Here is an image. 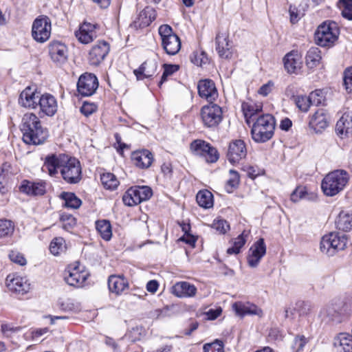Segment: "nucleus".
<instances>
[{
	"instance_id": "obj_44",
	"label": "nucleus",
	"mask_w": 352,
	"mask_h": 352,
	"mask_svg": "<svg viewBox=\"0 0 352 352\" xmlns=\"http://www.w3.org/2000/svg\"><path fill=\"white\" fill-rule=\"evenodd\" d=\"M100 181L104 188L113 190L118 188L120 182L116 175L111 173H104L100 175Z\"/></svg>"
},
{
	"instance_id": "obj_50",
	"label": "nucleus",
	"mask_w": 352,
	"mask_h": 352,
	"mask_svg": "<svg viewBox=\"0 0 352 352\" xmlns=\"http://www.w3.org/2000/svg\"><path fill=\"white\" fill-rule=\"evenodd\" d=\"M308 342V338L303 335H297L291 345L294 352H300L303 351L304 347Z\"/></svg>"
},
{
	"instance_id": "obj_38",
	"label": "nucleus",
	"mask_w": 352,
	"mask_h": 352,
	"mask_svg": "<svg viewBox=\"0 0 352 352\" xmlns=\"http://www.w3.org/2000/svg\"><path fill=\"white\" fill-rule=\"evenodd\" d=\"M96 228L100 236L105 241H109L112 236L111 226L108 220L102 219L96 221Z\"/></svg>"
},
{
	"instance_id": "obj_56",
	"label": "nucleus",
	"mask_w": 352,
	"mask_h": 352,
	"mask_svg": "<svg viewBox=\"0 0 352 352\" xmlns=\"http://www.w3.org/2000/svg\"><path fill=\"white\" fill-rule=\"evenodd\" d=\"M158 32L161 37L162 41L166 38H169L170 36L176 35V34L174 33L172 28L170 25L166 24L160 26Z\"/></svg>"
},
{
	"instance_id": "obj_37",
	"label": "nucleus",
	"mask_w": 352,
	"mask_h": 352,
	"mask_svg": "<svg viewBox=\"0 0 352 352\" xmlns=\"http://www.w3.org/2000/svg\"><path fill=\"white\" fill-rule=\"evenodd\" d=\"M321 58V52L319 48L313 47L307 52L305 63L309 68L313 69L319 65Z\"/></svg>"
},
{
	"instance_id": "obj_46",
	"label": "nucleus",
	"mask_w": 352,
	"mask_h": 352,
	"mask_svg": "<svg viewBox=\"0 0 352 352\" xmlns=\"http://www.w3.org/2000/svg\"><path fill=\"white\" fill-rule=\"evenodd\" d=\"M248 234H245V232H242L236 238L234 239L233 245L227 250L228 254H237L240 252L241 248L245 245L246 242V237Z\"/></svg>"
},
{
	"instance_id": "obj_54",
	"label": "nucleus",
	"mask_w": 352,
	"mask_h": 352,
	"mask_svg": "<svg viewBox=\"0 0 352 352\" xmlns=\"http://www.w3.org/2000/svg\"><path fill=\"white\" fill-rule=\"evenodd\" d=\"M60 220L62 222V228L67 231H69L76 225V219L69 214H61Z\"/></svg>"
},
{
	"instance_id": "obj_11",
	"label": "nucleus",
	"mask_w": 352,
	"mask_h": 352,
	"mask_svg": "<svg viewBox=\"0 0 352 352\" xmlns=\"http://www.w3.org/2000/svg\"><path fill=\"white\" fill-rule=\"evenodd\" d=\"M190 148L196 155L203 156L210 163L217 162L219 157L217 150L204 140H194L190 144Z\"/></svg>"
},
{
	"instance_id": "obj_36",
	"label": "nucleus",
	"mask_w": 352,
	"mask_h": 352,
	"mask_svg": "<svg viewBox=\"0 0 352 352\" xmlns=\"http://www.w3.org/2000/svg\"><path fill=\"white\" fill-rule=\"evenodd\" d=\"M336 223L337 228L340 230L344 232L351 230L352 229V213L345 211L340 212Z\"/></svg>"
},
{
	"instance_id": "obj_32",
	"label": "nucleus",
	"mask_w": 352,
	"mask_h": 352,
	"mask_svg": "<svg viewBox=\"0 0 352 352\" xmlns=\"http://www.w3.org/2000/svg\"><path fill=\"white\" fill-rule=\"evenodd\" d=\"M155 18V10L153 8L146 7L140 12L137 20L133 22V24L135 28H143L148 26Z\"/></svg>"
},
{
	"instance_id": "obj_52",
	"label": "nucleus",
	"mask_w": 352,
	"mask_h": 352,
	"mask_svg": "<svg viewBox=\"0 0 352 352\" xmlns=\"http://www.w3.org/2000/svg\"><path fill=\"white\" fill-rule=\"evenodd\" d=\"M320 316L328 318L329 320L339 322L340 314L332 307H327L320 311Z\"/></svg>"
},
{
	"instance_id": "obj_9",
	"label": "nucleus",
	"mask_w": 352,
	"mask_h": 352,
	"mask_svg": "<svg viewBox=\"0 0 352 352\" xmlns=\"http://www.w3.org/2000/svg\"><path fill=\"white\" fill-rule=\"evenodd\" d=\"M89 274L78 262L69 265L65 272V281L72 286L81 287L84 285Z\"/></svg>"
},
{
	"instance_id": "obj_16",
	"label": "nucleus",
	"mask_w": 352,
	"mask_h": 352,
	"mask_svg": "<svg viewBox=\"0 0 352 352\" xmlns=\"http://www.w3.org/2000/svg\"><path fill=\"white\" fill-rule=\"evenodd\" d=\"M266 254V245L263 238L257 240L248 250L247 261L250 267H256Z\"/></svg>"
},
{
	"instance_id": "obj_51",
	"label": "nucleus",
	"mask_w": 352,
	"mask_h": 352,
	"mask_svg": "<svg viewBox=\"0 0 352 352\" xmlns=\"http://www.w3.org/2000/svg\"><path fill=\"white\" fill-rule=\"evenodd\" d=\"M164 67V72L162 74V76L161 77V80L159 82L158 86L161 87L162 85L166 81L167 78L171 75H173L174 73L177 72L179 69V65H174V64H164L163 65Z\"/></svg>"
},
{
	"instance_id": "obj_42",
	"label": "nucleus",
	"mask_w": 352,
	"mask_h": 352,
	"mask_svg": "<svg viewBox=\"0 0 352 352\" xmlns=\"http://www.w3.org/2000/svg\"><path fill=\"white\" fill-rule=\"evenodd\" d=\"M137 190L136 186H133L124 194L122 201L126 206H133L142 202Z\"/></svg>"
},
{
	"instance_id": "obj_55",
	"label": "nucleus",
	"mask_w": 352,
	"mask_h": 352,
	"mask_svg": "<svg viewBox=\"0 0 352 352\" xmlns=\"http://www.w3.org/2000/svg\"><path fill=\"white\" fill-rule=\"evenodd\" d=\"M307 192L305 186H298L291 194L290 199L293 202H298L307 199Z\"/></svg>"
},
{
	"instance_id": "obj_21",
	"label": "nucleus",
	"mask_w": 352,
	"mask_h": 352,
	"mask_svg": "<svg viewBox=\"0 0 352 352\" xmlns=\"http://www.w3.org/2000/svg\"><path fill=\"white\" fill-rule=\"evenodd\" d=\"M41 94L30 87H26L20 94L19 103L23 107L35 109L37 107Z\"/></svg>"
},
{
	"instance_id": "obj_59",
	"label": "nucleus",
	"mask_w": 352,
	"mask_h": 352,
	"mask_svg": "<svg viewBox=\"0 0 352 352\" xmlns=\"http://www.w3.org/2000/svg\"><path fill=\"white\" fill-rule=\"evenodd\" d=\"M289 12L290 14V21L292 23H296L298 22L299 19L304 15V11L298 10L294 6H290Z\"/></svg>"
},
{
	"instance_id": "obj_30",
	"label": "nucleus",
	"mask_w": 352,
	"mask_h": 352,
	"mask_svg": "<svg viewBox=\"0 0 352 352\" xmlns=\"http://www.w3.org/2000/svg\"><path fill=\"white\" fill-rule=\"evenodd\" d=\"M333 346L337 352H352V332L338 334L333 339Z\"/></svg>"
},
{
	"instance_id": "obj_1",
	"label": "nucleus",
	"mask_w": 352,
	"mask_h": 352,
	"mask_svg": "<svg viewBox=\"0 0 352 352\" xmlns=\"http://www.w3.org/2000/svg\"><path fill=\"white\" fill-rule=\"evenodd\" d=\"M21 131L23 133V140L27 144H41L48 136L47 129L42 126L40 119L33 113L24 114Z\"/></svg>"
},
{
	"instance_id": "obj_5",
	"label": "nucleus",
	"mask_w": 352,
	"mask_h": 352,
	"mask_svg": "<svg viewBox=\"0 0 352 352\" xmlns=\"http://www.w3.org/2000/svg\"><path fill=\"white\" fill-rule=\"evenodd\" d=\"M340 32L337 23L331 21L324 22L318 26L315 33L317 45L322 47H331L338 38Z\"/></svg>"
},
{
	"instance_id": "obj_60",
	"label": "nucleus",
	"mask_w": 352,
	"mask_h": 352,
	"mask_svg": "<svg viewBox=\"0 0 352 352\" xmlns=\"http://www.w3.org/2000/svg\"><path fill=\"white\" fill-rule=\"evenodd\" d=\"M20 327H14L10 324H3L1 326V330L6 337H10L13 333H17L21 330Z\"/></svg>"
},
{
	"instance_id": "obj_19",
	"label": "nucleus",
	"mask_w": 352,
	"mask_h": 352,
	"mask_svg": "<svg viewBox=\"0 0 352 352\" xmlns=\"http://www.w3.org/2000/svg\"><path fill=\"white\" fill-rule=\"evenodd\" d=\"M198 94L210 103H212L218 98V91L213 80L210 79L200 80L197 84Z\"/></svg>"
},
{
	"instance_id": "obj_23",
	"label": "nucleus",
	"mask_w": 352,
	"mask_h": 352,
	"mask_svg": "<svg viewBox=\"0 0 352 352\" xmlns=\"http://www.w3.org/2000/svg\"><path fill=\"white\" fill-rule=\"evenodd\" d=\"M108 287L111 293L120 296L129 288V281L123 274H112L108 278Z\"/></svg>"
},
{
	"instance_id": "obj_33",
	"label": "nucleus",
	"mask_w": 352,
	"mask_h": 352,
	"mask_svg": "<svg viewBox=\"0 0 352 352\" xmlns=\"http://www.w3.org/2000/svg\"><path fill=\"white\" fill-rule=\"evenodd\" d=\"M20 190L30 195H42L45 192V186L43 182L24 180L21 183Z\"/></svg>"
},
{
	"instance_id": "obj_27",
	"label": "nucleus",
	"mask_w": 352,
	"mask_h": 352,
	"mask_svg": "<svg viewBox=\"0 0 352 352\" xmlns=\"http://www.w3.org/2000/svg\"><path fill=\"white\" fill-rule=\"evenodd\" d=\"M171 292L178 298H191L197 293L196 287L186 281L176 283L171 288Z\"/></svg>"
},
{
	"instance_id": "obj_20",
	"label": "nucleus",
	"mask_w": 352,
	"mask_h": 352,
	"mask_svg": "<svg viewBox=\"0 0 352 352\" xmlns=\"http://www.w3.org/2000/svg\"><path fill=\"white\" fill-rule=\"evenodd\" d=\"M284 67L289 74H298L302 65V55L297 50L287 53L284 58Z\"/></svg>"
},
{
	"instance_id": "obj_61",
	"label": "nucleus",
	"mask_w": 352,
	"mask_h": 352,
	"mask_svg": "<svg viewBox=\"0 0 352 352\" xmlns=\"http://www.w3.org/2000/svg\"><path fill=\"white\" fill-rule=\"evenodd\" d=\"M344 85L348 92H352V67L344 71Z\"/></svg>"
},
{
	"instance_id": "obj_7",
	"label": "nucleus",
	"mask_w": 352,
	"mask_h": 352,
	"mask_svg": "<svg viewBox=\"0 0 352 352\" xmlns=\"http://www.w3.org/2000/svg\"><path fill=\"white\" fill-rule=\"evenodd\" d=\"M51 20L45 15H40L33 21L32 36L33 38L41 43L47 41L51 34Z\"/></svg>"
},
{
	"instance_id": "obj_10",
	"label": "nucleus",
	"mask_w": 352,
	"mask_h": 352,
	"mask_svg": "<svg viewBox=\"0 0 352 352\" xmlns=\"http://www.w3.org/2000/svg\"><path fill=\"white\" fill-rule=\"evenodd\" d=\"M69 157V156L65 153L49 154L45 158L43 168L47 170L51 177H56L68 162Z\"/></svg>"
},
{
	"instance_id": "obj_35",
	"label": "nucleus",
	"mask_w": 352,
	"mask_h": 352,
	"mask_svg": "<svg viewBox=\"0 0 352 352\" xmlns=\"http://www.w3.org/2000/svg\"><path fill=\"white\" fill-rule=\"evenodd\" d=\"M241 107L248 124H250L251 121H255L256 119L255 116L261 111V106L252 102H243Z\"/></svg>"
},
{
	"instance_id": "obj_34",
	"label": "nucleus",
	"mask_w": 352,
	"mask_h": 352,
	"mask_svg": "<svg viewBox=\"0 0 352 352\" xmlns=\"http://www.w3.org/2000/svg\"><path fill=\"white\" fill-rule=\"evenodd\" d=\"M163 49L169 55H175L181 48V41L176 34L162 41Z\"/></svg>"
},
{
	"instance_id": "obj_17",
	"label": "nucleus",
	"mask_w": 352,
	"mask_h": 352,
	"mask_svg": "<svg viewBox=\"0 0 352 352\" xmlns=\"http://www.w3.org/2000/svg\"><path fill=\"white\" fill-rule=\"evenodd\" d=\"M110 50L109 43L105 41H98L91 47L89 53V60L91 65H98L102 62Z\"/></svg>"
},
{
	"instance_id": "obj_64",
	"label": "nucleus",
	"mask_w": 352,
	"mask_h": 352,
	"mask_svg": "<svg viewBox=\"0 0 352 352\" xmlns=\"http://www.w3.org/2000/svg\"><path fill=\"white\" fill-rule=\"evenodd\" d=\"M192 63L197 66H201L207 62V58L204 52L198 54L197 52L193 53L190 57Z\"/></svg>"
},
{
	"instance_id": "obj_18",
	"label": "nucleus",
	"mask_w": 352,
	"mask_h": 352,
	"mask_svg": "<svg viewBox=\"0 0 352 352\" xmlns=\"http://www.w3.org/2000/svg\"><path fill=\"white\" fill-rule=\"evenodd\" d=\"M98 25L84 22L80 25L79 29L75 32V36L78 41L82 44L91 43L98 37Z\"/></svg>"
},
{
	"instance_id": "obj_26",
	"label": "nucleus",
	"mask_w": 352,
	"mask_h": 352,
	"mask_svg": "<svg viewBox=\"0 0 352 352\" xmlns=\"http://www.w3.org/2000/svg\"><path fill=\"white\" fill-rule=\"evenodd\" d=\"M232 308L236 314L241 317L245 315H254L261 318L263 314L261 308L249 302H236L233 304Z\"/></svg>"
},
{
	"instance_id": "obj_41",
	"label": "nucleus",
	"mask_w": 352,
	"mask_h": 352,
	"mask_svg": "<svg viewBox=\"0 0 352 352\" xmlns=\"http://www.w3.org/2000/svg\"><path fill=\"white\" fill-rule=\"evenodd\" d=\"M58 305V307L64 311L74 313L79 312L82 308L79 302L71 298L59 299Z\"/></svg>"
},
{
	"instance_id": "obj_15",
	"label": "nucleus",
	"mask_w": 352,
	"mask_h": 352,
	"mask_svg": "<svg viewBox=\"0 0 352 352\" xmlns=\"http://www.w3.org/2000/svg\"><path fill=\"white\" fill-rule=\"evenodd\" d=\"M329 123V116L327 110L318 109L309 117V128L315 133H322Z\"/></svg>"
},
{
	"instance_id": "obj_43",
	"label": "nucleus",
	"mask_w": 352,
	"mask_h": 352,
	"mask_svg": "<svg viewBox=\"0 0 352 352\" xmlns=\"http://www.w3.org/2000/svg\"><path fill=\"white\" fill-rule=\"evenodd\" d=\"M137 190L136 186H133L124 194L122 201L126 206H133L142 202Z\"/></svg>"
},
{
	"instance_id": "obj_3",
	"label": "nucleus",
	"mask_w": 352,
	"mask_h": 352,
	"mask_svg": "<svg viewBox=\"0 0 352 352\" xmlns=\"http://www.w3.org/2000/svg\"><path fill=\"white\" fill-rule=\"evenodd\" d=\"M349 174L344 170H336L322 179L321 188L324 195L333 197L342 191L349 181Z\"/></svg>"
},
{
	"instance_id": "obj_25",
	"label": "nucleus",
	"mask_w": 352,
	"mask_h": 352,
	"mask_svg": "<svg viewBox=\"0 0 352 352\" xmlns=\"http://www.w3.org/2000/svg\"><path fill=\"white\" fill-rule=\"evenodd\" d=\"M336 130L341 138L352 136V111L345 112L337 122Z\"/></svg>"
},
{
	"instance_id": "obj_48",
	"label": "nucleus",
	"mask_w": 352,
	"mask_h": 352,
	"mask_svg": "<svg viewBox=\"0 0 352 352\" xmlns=\"http://www.w3.org/2000/svg\"><path fill=\"white\" fill-rule=\"evenodd\" d=\"M65 249V240L62 237H56L50 245L51 253L55 256L58 255Z\"/></svg>"
},
{
	"instance_id": "obj_53",
	"label": "nucleus",
	"mask_w": 352,
	"mask_h": 352,
	"mask_svg": "<svg viewBox=\"0 0 352 352\" xmlns=\"http://www.w3.org/2000/svg\"><path fill=\"white\" fill-rule=\"evenodd\" d=\"M204 352H224V345L222 341L216 340L212 343L204 345Z\"/></svg>"
},
{
	"instance_id": "obj_4",
	"label": "nucleus",
	"mask_w": 352,
	"mask_h": 352,
	"mask_svg": "<svg viewBox=\"0 0 352 352\" xmlns=\"http://www.w3.org/2000/svg\"><path fill=\"white\" fill-rule=\"evenodd\" d=\"M349 243L345 234L332 232L324 235L320 241V251L328 256H333L339 251L344 250Z\"/></svg>"
},
{
	"instance_id": "obj_58",
	"label": "nucleus",
	"mask_w": 352,
	"mask_h": 352,
	"mask_svg": "<svg viewBox=\"0 0 352 352\" xmlns=\"http://www.w3.org/2000/svg\"><path fill=\"white\" fill-rule=\"evenodd\" d=\"M212 226L214 229L222 234L226 233L230 228L228 222L223 219L214 220Z\"/></svg>"
},
{
	"instance_id": "obj_12",
	"label": "nucleus",
	"mask_w": 352,
	"mask_h": 352,
	"mask_svg": "<svg viewBox=\"0 0 352 352\" xmlns=\"http://www.w3.org/2000/svg\"><path fill=\"white\" fill-rule=\"evenodd\" d=\"M247 148L242 140H234L229 144L226 157L230 163L235 164L245 159L247 156Z\"/></svg>"
},
{
	"instance_id": "obj_28",
	"label": "nucleus",
	"mask_w": 352,
	"mask_h": 352,
	"mask_svg": "<svg viewBox=\"0 0 352 352\" xmlns=\"http://www.w3.org/2000/svg\"><path fill=\"white\" fill-rule=\"evenodd\" d=\"M157 69V63L154 60H147L144 62L138 69H134L133 74L137 80H142L148 78L155 75Z\"/></svg>"
},
{
	"instance_id": "obj_6",
	"label": "nucleus",
	"mask_w": 352,
	"mask_h": 352,
	"mask_svg": "<svg viewBox=\"0 0 352 352\" xmlns=\"http://www.w3.org/2000/svg\"><path fill=\"white\" fill-rule=\"evenodd\" d=\"M200 116L205 127H217L223 119L222 109L216 104L210 103L202 107L200 111Z\"/></svg>"
},
{
	"instance_id": "obj_24",
	"label": "nucleus",
	"mask_w": 352,
	"mask_h": 352,
	"mask_svg": "<svg viewBox=\"0 0 352 352\" xmlns=\"http://www.w3.org/2000/svg\"><path fill=\"white\" fill-rule=\"evenodd\" d=\"M38 106L40 107L41 113L47 116H53L58 109L56 99L50 94L41 95Z\"/></svg>"
},
{
	"instance_id": "obj_13",
	"label": "nucleus",
	"mask_w": 352,
	"mask_h": 352,
	"mask_svg": "<svg viewBox=\"0 0 352 352\" xmlns=\"http://www.w3.org/2000/svg\"><path fill=\"white\" fill-rule=\"evenodd\" d=\"M98 87V78L93 74L85 73L81 75L77 83L78 91L82 96L93 95Z\"/></svg>"
},
{
	"instance_id": "obj_40",
	"label": "nucleus",
	"mask_w": 352,
	"mask_h": 352,
	"mask_svg": "<svg viewBox=\"0 0 352 352\" xmlns=\"http://www.w3.org/2000/svg\"><path fill=\"white\" fill-rule=\"evenodd\" d=\"M60 197L65 201L64 206L67 208L77 209L81 204V200L73 192H63Z\"/></svg>"
},
{
	"instance_id": "obj_29",
	"label": "nucleus",
	"mask_w": 352,
	"mask_h": 352,
	"mask_svg": "<svg viewBox=\"0 0 352 352\" xmlns=\"http://www.w3.org/2000/svg\"><path fill=\"white\" fill-rule=\"evenodd\" d=\"M131 160L135 166L144 169L148 168L151 165L153 157L148 150L144 149L133 152Z\"/></svg>"
},
{
	"instance_id": "obj_57",
	"label": "nucleus",
	"mask_w": 352,
	"mask_h": 352,
	"mask_svg": "<svg viewBox=\"0 0 352 352\" xmlns=\"http://www.w3.org/2000/svg\"><path fill=\"white\" fill-rule=\"evenodd\" d=\"M138 189V196L141 199V201H144L150 199L152 196V190L150 187L146 186H136Z\"/></svg>"
},
{
	"instance_id": "obj_45",
	"label": "nucleus",
	"mask_w": 352,
	"mask_h": 352,
	"mask_svg": "<svg viewBox=\"0 0 352 352\" xmlns=\"http://www.w3.org/2000/svg\"><path fill=\"white\" fill-rule=\"evenodd\" d=\"M315 94H310L307 96H297L294 98V102L297 107L303 112H307L311 105L310 100H314Z\"/></svg>"
},
{
	"instance_id": "obj_63",
	"label": "nucleus",
	"mask_w": 352,
	"mask_h": 352,
	"mask_svg": "<svg viewBox=\"0 0 352 352\" xmlns=\"http://www.w3.org/2000/svg\"><path fill=\"white\" fill-rule=\"evenodd\" d=\"M10 259L20 265H25L26 264V259L24 258L23 254L19 252L12 251L9 254Z\"/></svg>"
},
{
	"instance_id": "obj_2",
	"label": "nucleus",
	"mask_w": 352,
	"mask_h": 352,
	"mask_svg": "<svg viewBox=\"0 0 352 352\" xmlns=\"http://www.w3.org/2000/svg\"><path fill=\"white\" fill-rule=\"evenodd\" d=\"M253 122L251 134L254 142L263 143L272 138L276 122L274 118L271 114L260 115Z\"/></svg>"
},
{
	"instance_id": "obj_31",
	"label": "nucleus",
	"mask_w": 352,
	"mask_h": 352,
	"mask_svg": "<svg viewBox=\"0 0 352 352\" xmlns=\"http://www.w3.org/2000/svg\"><path fill=\"white\" fill-rule=\"evenodd\" d=\"M216 50L219 56L229 58L232 56V43L225 34H218L216 36Z\"/></svg>"
},
{
	"instance_id": "obj_47",
	"label": "nucleus",
	"mask_w": 352,
	"mask_h": 352,
	"mask_svg": "<svg viewBox=\"0 0 352 352\" xmlns=\"http://www.w3.org/2000/svg\"><path fill=\"white\" fill-rule=\"evenodd\" d=\"M14 230V223L8 219H0V239L10 236Z\"/></svg>"
},
{
	"instance_id": "obj_22",
	"label": "nucleus",
	"mask_w": 352,
	"mask_h": 352,
	"mask_svg": "<svg viewBox=\"0 0 352 352\" xmlns=\"http://www.w3.org/2000/svg\"><path fill=\"white\" fill-rule=\"evenodd\" d=\"M48 47L50 57L54 62L63 63L67 60L68 50L63 43L54 41L49 44Z\"/></svg>"
},
{
	"instance_id": "obj_14",
	"label": "nucleus",
	"mask_w": 352,
	"mask_h": 352,
	"mask_svg": "<svg viewBox=\"0 0 352 352\" xmlns=\"http://www.w3.org/2000/svg\"><path fill=\"white\" fill-rule=\"evenodd\" d=\"M6 284L10 291L21 295L27 294L30 289V284L28 278L16 274H8L6 279Z\"/></svg>"
},
{
	"instance_id": "obj_62",
	"label": "nucleus",
	"mask_w": 352,
	"mask_h": 352,
	"mask_svg": "<svg viewBox=\"0 0 352 352\" xmlns=\"http://www.w3.org/2000/svg\"><path fill=\"white\" fill-rule=\"evenodd\" d=\"M96 109L97 106L95 104L84 102L80 107V112L85 116L88 117L94 113Z\"/></svg>"
},
{
	"instance_id": "obj_49",
	"label": "nucleus",
	"mask_w": 352,
	"mask_h": 352,
	"mask_svg": "<svg viewBox=\"0 0 352 352\" xmlns=\"http://www.w3.org/2000/svg\"><path fill=\"white\" fill-rule=\"evenodd\" d=\"M239 184V173L234 170H230V178L228 179L226 185V190L228 193H231L233 190L236 188Z\"/></svg>"
},
{
	"instance_id": "obj_39",
	"label": "nucleus",
	"mask_w": 352,
	"mask_h": 352,
	"mask_svg": "<svg viewBox=\"0 0 352 352\" xmlns=\"http://www.w3.org/2000/svg\"><path fill=\"white\" fill-rule=\"evenodd\" d=\"M198 205L204 208H210L213 206V195L208 190H202L198 192L196 196Z\"/></svg>"
},
{
	"instance_id": "obj_8",
	"label": "nucleus",
	"mask_w": 352,
	"mask_h": 352,
	"mask_svg": "<svg viewBox=\"0 0 352 352\" xmlns=\"http://www.w3.org/2000/svg\"><path fill=\"white\" fill-rule=\"evenodd\" d=\"M60 175L63 180L69 184H76L82 179V168L80 162L69 156L68 162L60 170Z\"/></svg>"
}]
</instances>
